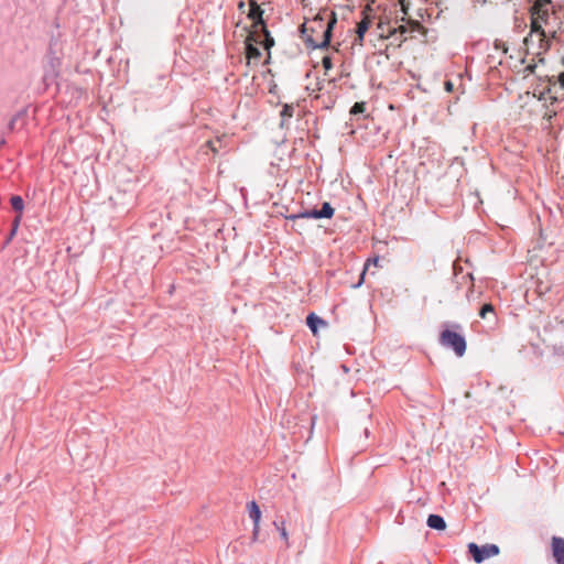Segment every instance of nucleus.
Listing matches in <instances>:
<instances>
[{"label": "nucleus", "instance_id": "nucleus-1", "mask_svg": "<svg viewBox=\"0 0 564 564\" xmlns=\"http://www.w3.org/2000/svg\"><path fill=\"white\" fill-rule=\"evenodd\" d=\"M531 32L524 39V45L529 47L532 42V35H542L549 33L555 37L557 31H561L564 24V8L555 7L553 2H533L530 8Z\"/></svg>", "mask_w": 564, "mask_h": 564}, {"label": "nucleus", "instance_id": "nucleus-2", "mask_svg": "<svg viewBox=\"0 0 564 564\" xmlns=\"http://www.w3.org/2000/svg\"><path fill=\"white\" fill-rule=\"evenodd\" d=\"M335 23L336 17L334 12H328L327 10L319 11L313 20H307L302 24L305 42L313 48L327 47Z\"/></svg>", "mask_w": 564, "mask_h": 564}, {"label": "nucleus", "instance_id": "nucleus-3", "mask_svg": "<svg viewBox=\"0 0 564 564\" xmlns=\"http://www.w3.org/2000/svg\"><path fill=\"white\" fill-rule=\"evenodd\" d=\"M542 340L564 359V318L547 316L543 323Z\"/></svg>", "mask_w": 564, "mask_h": 564}, {"label": "nucleus", "instance_id": "nucleus-4", "mask_svg": "<svg viewBox=\"0 0 564 564\" xmlns=\"http://www.w3.org/2000/svg\"><path fill=\"white\" fill-rule=\"evenodd\" d=\"M251 7L248 11V19L252 21V31L258 36V44L262 45L264 50L270 51L274 45V39L271 36L267 29V23L263 19L264 11L260 8L258 2H249Z\"/></svg>", "mask_w": 564, "mask_h": 564}, {"label": "nucleus", "instance_id": "nucleus-5", "mask_svg": "<svg viewBox=\"0 0 564 564\" xmlns=\"http://www.w3.org/2000/svg\"><path fill=\"white\" fill-rule=\"evenodd\" d=\"M440 344L445 348L454 350L458 357L464 356L466 352V339L460 333L456 330H442L440 335Z\"/></svg>", "mask_w": 564, "mask_h": 564}, {"label": "nucleus", "instance_id": "nucleus-6", "mask_svg": "<svg viewBox=\"0 0 564 564\" xmlns=\"http://www.w3.org/2000/svg\"><path fill=\"white\" fill-rule=\"evenodd\" d=\"M468 552L476 563H481L485 560L499 554V547L496 544L478 545L474 542L468 544Z\"/></svg>", "mask_w": 564, "mask_h": 564}, {"label": "nucleus", "instance_id": "nucleus-7", "mask_svg": "<svg viewBox=\"0 0 564 564\" xmlns=\"http://www.w3.org/2000/svg\"><path fill=\"white\" fill-rule=\"evenodd\" d=\"M371 11H372V9L370 8L369 4L366 6L365 9L361 11V14L364 17H362L361 21L357 23V28H356L357 37L355 40L356 44H360V45L362 44L365 33L368 31V29L370 28V25L372 23L371 17L368 13Z\"/></svg>", "mask_w": 564, "mask_h": 564}, {"label": "nucleus", "instance_id": "nucleus-8", "mask_svg": "<svg viewBox=\"0 0 564 564\" xmlns=\"http://www.w3.org/2000/svg\"><path fill=\"white\" fill-rule=\"evenodd\" d=\"M254 44H258V36L256 32L250 31L246 40V55L249 61H258L261 57V52Z\"/></svg>", "mask_w": 564, "mask_h": 564}, {"label": "nucleus", "instance_id": "nucleus-9", "mask_svg": "<svg viewBox=\"0 0 564 564\" xmlns=\"http://www.w3.org/2000/svg\"><path fill=\"white\" fill-rule=\"evenodd\" d=\"M247 509H248L250 519L253 521L252 535H253V540H256L259 534V530H260L261 511L256 501H250L247 505Z\"/></svg>", "mask_w": 564, "mask_h": 564}, {"label": "nucleus", "instance_id": "nucleus-10", "mask_svg": "<svg viewBox=\"0 0 564 564\" xmlns=\"http://www.w3.org/2000/svg\"><path fill=\"white\" fill-rule=\"evenodd\" d=\"M552 553L556 564H564V538H552Z\"/></svg>", "mask_w": 564, "mask_h": 564}, {"label": "nucleus", "instance_id": "nucleus-11", "mask_svg": "<svg viewBox=\"0 0 564 564\" xmlns=\"http://www.w3.org/2000/svg\"><path fill=\"white\" fill-rule=\"evenodd\" d=\"M426 524L429 528L438 530V531L445 530V528H446V522H445L444 518L438 514H430L427 518Z\"/></svg>", "mask_w": 564, "mask_h": 564}, {"label": "nucleus", "instance_id": "nucleus-12", "mask_svg": "<svg viewBox=\"0 0 564 564\" xmlns=\"http://www.w3.org/2000/svg\"><path fill=\"white\" fill-rule=\"evenodd\" d=\"M306 324L313 334H316L319 326H326V322L314 313L308 314Z\"/></svg>", "mask_w": 564, "mask_h": 564}, {"label": "nucleus", "instance_id": "nucleus-13", "mask_svg": "<svg viewBox=\"0 0 564 564\" xmlns=\"http://www.w3.org/2000/svg\"><path fill=\"white\" fill-rule=\"evenodd\" d=\"M300 218L321 219V215H318V209H312V210H306V212H303L300 214H294L289 217V219H292V220L300 219Z\"/></svg>", "mask_w": 564, "mask_h": 564}, {"label": "nucleus", "instance_id": "nucleus-14", "mask_svg": "<svg viewBox=\"0 0 564 564\" xmlns=\"http://www.w3.org/2000/svg\"><path fill=\"white\" fill-rule=\"evenodd\" d=\"M11 206L14 209V212L18 213V215H22L24 209V202L21 196L13 195L10 199Z\"/></svg>", "mask_w": 564, "mask_h": 564}, {"label": "nucleus", "instance_id": "nucleus-15", "mask_svg": "<svg viewBox=\"0 0 564 564\" xmlns=\"http://www.w3.org/2000/svg\"><path fill=\"white\" fill-rule=\"evenodd\" d=\"M549 35L550 34L546 33V32H544V36L538 35L539 36V52H538V54L544 53V52L550 50L551 43H550V40H549Z\"/></svg>", "mask_w": 564, "mask_h": 564}, {"label": "nucleus", "instance_id": "nucleus-16", "mask_svg": "<svg viewBox=\"0 0 564 564\" xmlns=\"http://www.w3.org/2000/svg\"><path fill=\"white\" fill-rule=\"evenodd\" d=\"M294 112L293 105L285 104L280 112L281 116V127L284 126L285 119L292 118Z\"/></svg>", "mask_w": 564, "mask_h": 564}, {"label": "nucleus", "instance_id": "nucleus-17", "mask_svg": "<svg viewBox=\"0 0 564 564\" xmlns=\"http://www.w3.org/2000/svg\"><path fill=\"white\" fill-rule=\"evenodd\" d=\"M334 208L332 205L327 202L323 203L322 208L318 209V215H321V218H332L334 215Z\"/></svg>", "mask_w": 564, "mask_h": 564}, {"label": "nucleus", "instance_id": "nucleus-18", "mask_svg": "<svg viewBox=\"0 0 564 564\" xmlns=\"http://www.w3.org/2000/svg\"><path fill=\"white\" fill-rule=\"evenodd\" d=\"M21 121V126L24 123V115L22 112L17 113L9 122V130L13 131L17 129L18 123Z\"/></svg>", "mask_w": 564, "mask_h": 564}, {"label": "nucleus", "instance_id": "nucleus-19", "mask_svg": "<svg viewBox=\"0 0 564 564\" xmlns=\"http://www.w3.org/2000/svg\"><path fill=\"white\" fill-rule=\"evenodd\" d=\"M273 524L275 525L276 530L280 532L282 540H284L288 543L289 535H288V532L285 529L284 521H281V522L274 521Z\"/></svg>", "mask_w": 564, "mask_h": 564}, {"label": "nucleus", "instance_id": "nucleus-20", "mask_svg": "<svg viewBox=\"0 0 564 564\" xmlns=\"http://www.w3.org/2000/svg\"><path fill=\"white\" fill-rule=\"evenodd\" d=\"M378 261H379V259H378V258H375V259H372V260H371V259H368V260H367V262H366V264H365V268H364V271H362V273H361L360 281L358 282V284H357L356 286H359V285L362 283L364 278H365V274H366V271H367L368 267L370 265V263L372 262L375 265H377Z\"/></svg>", "mask_w": 564, "mask_h": 564}, {"label": "nucleus", "instance_id": "nucleus-21", "mask_svg": "<svg viewBox=\"0 0 564 564\" xmlns=\"http://www.w3.org/2000/svg\"><path fill=\"white\" fill-rule=\"evenodd\" d=\"M365 110V104L364 102H356L351 109H350V113L351 115H357V113H360V112H364Z\"/></svg>", "mask_w": 564, "mask_h": 564}, {"label": "nucleus", "instance_id": "nucleus-22", "mask_svg": "<svg viewBox=\"0 0 564 564\" xmlns=\"http://www.w3.org/2000/svg\"><path fill=\"white\" fill-rule=\"evenodd\" d=\"M492 312H494V306L491 304H485V305H482V307L479 312V315L481 318H485L488 313H492Z\"/></svg>", "mask_w": 564, "mask_h": 564}, {"label": "nucleus", "instance_id": "nucleus-23", "mask_svg": "<svg viewBox=\"0 0 564 564\" xmlns=\"http://www.w3.org/2000/svg\"><path fill=\"white\" fill-rule=\"evenodd\" d=\"M322 65L326 70H329L333 67V62L329 56H324L322 59Z\"/></svg>", "mask_w": 564, "mask_h": 564}, {"label": "nucleus", "instance_id": "nucleus-24", "mask_svg": "<svg viewBox=\"0 0 564 564\" xmlns=\"http://www.w3.org/2000/svg\"><path fill=\"white\" fill-rule=\"evenodd\" d=\"M251 4L249 2H238V9L241 13H246L248 15V11Z\"/></svg>", "mask_w": 564, "mask_h": 564}, {"label": "nucleus", "instance_id": "nucleus-25", "mask_svg": "<svg viewBox=\"0 0 564 564\" xmlns=\"http://www.w3.org/2000/svg\"><path fill=\"white\" fill-rule=\"evenodd\" d=\"M21 219H22V215H17L15 218L13 219L12 227L14 228V230H18Z\"/></svg>", "mask_w": 564, "mask_h": 564}, {"label": "nucleus", "instance_id": "nucleus-26", "mask_svg": "<svg viewBox=\"0 0 564 564\" xmlns=\"http://www.w3.org/2000/svg\"><path fill=\"white\" fill-rule=\"evenodd\" d=\"M547 291H550V286L549 285H542L541 284V285L538 286V292L540 294L546 293Z\"/></svg>", "mask_w": 564, "mask_h": 564}, {"label": "nucleus", "instance_id": "nucleus-27", "mask_svg": "<svg viewBox=\"0 0 564 564\" xmlns=\"http://www.w3.org/2000/svg\"><path fill=\"white\" fill-rule=\"evenodd\" d=\"M398 3L401 6V9L404 12V14H406L408 13V6L410 4V2L401 1V2H398Z\"/></svg>", "mask_w": 564, "mask_h": 564}, {"label": "nucleus", "instance_id": "nucleus-28", "mask_svg": "<svg viewBox=\"0 0 564 564\" xmlns=\"http://www.w3.org/2000/svg\"><path fill=\"white\" fill-rule=\"evenodd\" d=\"M446 90L451 91L453 89V84L451 82L445 83Z\"/></svg>", "mask_w": 564, "mask_h": 564}, {"label": "nucleus", "instance_id": "nucleus-29", "mask_svg": "<svg viewBox=\"0 0 564 564\" xmlns=\"http://www.w3.org/2000/svg\"><path fill=\"white\" fill-rule=\"evenodd\" d=\"M399 30H400V32H401V33H406V32H408V29H406V26H404V25H401V26L399 28Z\"/></svg>", "mask_w": 564, "mask_h": 564}, {"label": "nucleus", "instance_id": "nucleus-30", "mask_svg": "<svg viewBox=\"0 0 564 564\" xmlns=\"http://www.w3.org/2000/svg\"><path fill=\"white\" fill-rule=\"evenodd\" d=\"M452 327L454 329H462V326L459 324H453Z\"/></svg>", "mask_w": 564, "mask_h": 564}, {"label": "nucleus", "instance_id": "nucleus-31", "mask_svg": "<svg viewBox=\"0 0 564 564\" xmlns=\"http://www.w3.org/2000/svg\"><path fill=\"white\" fill-rule=\"evenodd\" d=\"M15 232H17V230H14V228L12 227L11 236H13Z\"/></svg>", "mask_w": 564, "mask_h": 564}]
</instances>
